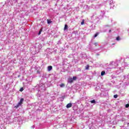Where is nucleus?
Returning a JSON list of instances; mask_svg holds the SVG:
<instances>
[{
	"label": "nucleus",
	"mask_w": 129,
	"mask_h": 129,
	"mask_svg": "<svg viewBox=\"0 0 129 129\" xmlns=\"http://www.w3.org/2000/svg\"><path fill=\"white\" fill-rule=\"evenodd\" d=\"M94 45H95V46L96 47V46H98V43H97V42H95V43H94Z\"/></svg>",
	"instance_id": "f3484780"
},
{
	"label": "nucleus",
	"mask_w": 129,
	"mask_h": 129,
	"mask_svg": "<svg viewBox=\"0 0 129 129\" xmlns=\"http://www.w3.org/2000/svg\"><path fill=\"white\" fill-rule=\"evenodd\" d=\"M48 71H51L53 69V67L51 66H49L47 67Z\"/></svg>",
	"instance_id": "7ed1b4c3"
},
{
	"label": "nucleus",
	"mask_w": 129,
	"mask_h": 129,
	"mask_svg": "<svg viewBox=\"0 0 129 129\" xmlns=\"http://www.w3.org/2000/svg\"><path fill=\"white\" fill-rule=\"evenodd\" d=\"M19 91H20L21 92H22V91H24V88L23 87L21 88Z\"/></svg>",
	"instance_id": "9d476101"
},
{
	"label": "nucleus",
	"mask_w": 129,
	"mask_h": 129,
	"mask_svg": "<svg viewBox=\"0 0 129 129\" xmlns=\"http://www.w3.org/2000/svg\"><path fill=\"white\" fill-rule=\"evenodd\" d=\"M111 30L110 29L109 30V33H111Z\"/></svg>",
	"instance_id": "aec40b11"
},
{
	"label": "nucleus",
	"mask_w": 129,
	"mask_h": 129,
	"mask_svg": "<svg viewBox=\"0 0 129 129\" xmlns=\"http://www.w3.org/2000/svg\"><path fill=\"white\" fill-rule=\"evenodd\" d=\"M104 74H105V72H104V71L101 72V76H103V75H104Z\"/></svg>",
	"instance_id": "0eeeda50"
},
{
	"label": "nucleus",
	"mask_w": 129,
	"mask_h": 129,
	"mask_svg": "<svg viewBox=\"0 0 129 129\" xmlns=\"http://www.w3.org/2000/svg\"><path fill=\"white\" fill-rule=\"evenodd\" d=\"M72 104L70 103L68 104L66 106L67 108H70V107H72Z\"/></svg>",
	"instance_id": "f03ea898"
},
{
	"label": "nucleus",
	"mask_w": 129,
	"mask_h": 129,
	"mask_svg": "<svg viewBox=\"0 0 129 129\" xmlns=\"http://www.w3.org/2000/svg\"><path fill=\"white\" fill-rule=\"evenodd\" d=\"M86 70H88V69H89V66H86L85 67Z\"/></svg>",
	"instance_id": "9b49d317"
},
{
	"label": "nucleus",
	"mask_w": 129,
	"mask_h": 129,
	"mask_svg": "<svg viewBox=\"0 0 129 129\" xmlns=\"http://www.w3.org/2000/svg\"><path fill=\"white\" fill-rule=\"evenodd\" d=\"M97 36H98V33H96L94 35V38H96Z\"/></svg>",
	"instance_id": "dca6fc26"
},
{
	"label": "nucleus",
	"mask_w": 129,
	"mask_h": 129,
	"mask_svg": "<svg viewBox=\"0 0 129 129\" xmlns=\"http://www.w3.org/2000/svg\"><path fill=\"white\" fill-rule=\"evenodd\" d=\"M69 82L70 83H73V79H72V78L69 79Z\"/></svg>",
	"instance_id": "20e7f679"
},
{
	"label": "nucleus",
	"mask_w": 129,
	"mask_h": 129,
	"mask_svg": "<svg viewBox=\"0 0 129 129\" xmlns=\"http://www.w3.org/2000/svg\"><path fill=\"white\" fill-rule=\"evenodd\" d=\"M125 107H126V108H127V107H129V104H126L125 105Z\"/></svg>",
	"instance_id": "a211bd4d"
},
{
	"label": "nucleus",
	"mask_w": 129,
	"mask_h": 129,
	"mask_svg": "<svg viewBox=\"0 0 129 129\" xmlns=\"http://www.w3.org/2000/svg\"><path fill=\"white\" fill-rule=\"evenodd\" d=\"M116 40H117V41H119L120 40L119 36L117 37L116 38Z\"/></svg>",
	"instance_id": "4468645a"
},
{
	"label": "nucleus",
	"mask_w": 129,
	"mask_h": 129,
	"mask_svg": "<svg viewBox=\"0 0 129 129\" xmlns=\"http://www.w3.org/2000/svg\"><path fill=\"white\" fill-rule=\"evenodd\" d=\"M77 77H73V80H77Z\"/></svg>",
	"instance_id": "1a4fd4ad"
},
{
	"label": "nucleus",
	"mask_w": 129,
	"mask_h": 129,
	"mask_svg": "<svg viewBox=\"0 0 129 129\" xmlns=\"http://www.w3.org/2000/svg\"><path fill=\"white\" fill-rule=\"evenodd\" d=\"M24 102V98H22L20 99V102L17 104L16 106H15V108H18L20 105H22V103Z\"/></svg>",
	"instance_id": "f257e3e1"
},
{
	"label": "nucleus",
	"mask_w": 129,
	"mask_h": 129,
	"mask_svg": "<svg viewBox=\"0 0 129 129\" xmlns=\"http://www.w3.org/2000/svg\"><path fill=\"white\" fill-rule=\"evenodd\" d=\"M96 101H95V100H93L92 101H91V103H95Z\"/></svg>",
	"instance_id": "ddd939ff"
},
{
	"label": "nucleus",
	"mask_w": 129,
	"mask_h": 129,
	"mask_svg": "<svg viewBox=\"0 0 129 129\" xmlns=\"http://www.w3.org/2000/svg\"><path fill=\"white\" fill-rule=\"evenodd\" d=\"M47 24H52V21L50 19H47Z\"/></svg>",
	"instance_id": "39448f33"
},
{
	"label": "nucleus",
	"mask_w": 129,
	"mask_h": 129,
	"mask_svg": "<svg viewBox=\"0 0 129 129\" xmlns=\"http://www.w3.org/2000/svg\"><path fill=\"white\" fill-rule=\"evenodd\" d=\"M118 95H114V96H113V97H114V98H117V97H118Z\"/></svg>",
	"instance_id": "f8f14e48"
},
{
	"label": "nucleus",
	"mask_w": 129,
	"mask_h": 129,
	"mask_svg": "<svg viewBox=\"0 0 129 129\" xmlns=\"http://www.w3.org/2000/svg\"><path fill=\"white\" fill-rule=\"evenodd\" d=\"M81 24V25H84V20H82Z\"/></svg>",
	"instance_id": "2eb2a0df"
},
{
	"label": "nucleus",
	"mask_w": 129,
	"mask_h": 129,
	"mask_svg": "<svg viewBox=\"0 0 129 129\" xmlns=\"http://www.w3.org/2000/svg\"><path fill=\"white\" fill-rule=\"evenodd\" d=\"M67 29H68V25H67V24H66L64 26V30H67Z\"/></svg>",
	"instance_id": "423d86ee"
},
{
	"label": "nucleus",
	"mask_w": 129,
	"mask_h": 129,
	"mask_svg": "<svg viewBox=\"0 0 129 129\" xmlns=\"http://www.w3.org/2000/svg\"><path fill=\"white\" fill-rule=\"evenodd\" d=\"M64 86H65V84H64L63 83H61L60 85V87H61V88L64 87Z\"/></svg>",
	"instance_id": "6e6552de"
},
{
	"label": "nucleus",
	"mask_w": 129,
	"mask_h": 129,
	"mask_svg": "<svg viewBox=\"0 0 129 129\" xmlns=\"http://www.w3.org/2000/svg\"><path fill=\"white\" fill-rule=\"evenodd\" d=\"M41 32H42V28H41V29H40V30L39 31V33H38V35H41Z\"/></svg>",
	"instance_id": "6ab92c4d"
}]
</instances>
